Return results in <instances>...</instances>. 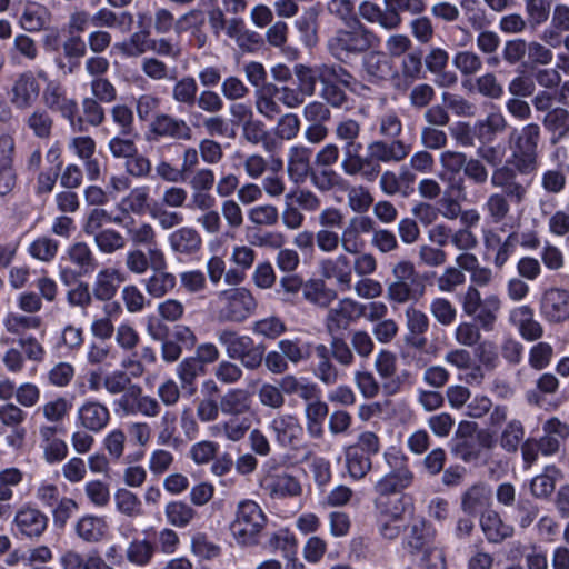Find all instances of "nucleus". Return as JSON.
Instances as JSON below:
<instances>
[{
	"instance_id": "11",
	"label": "nucleus",
	"mask_w": 569,
	"mask_h": 569,
	"mask_svg": "<svg viewBox=\"0 0 569 569\" xmlns=\"http://www.w3.org/2000/svg\"><path fill=\"white\" fill-rule=\"evenodd\" d=\"M365 310V305L351 298H343L338 303L329 308L326 318L325 327L330 336H335L342 330H346L351 322L361 317Z\"/></svg>"
},
{
	"instance_id": "43",
	"label": "nucleus",
	"mask_w": 569,
	"mask_h": 569,
	"mask_svg": "<svg viewBox=\"0 0 569 569\" xmlns=\"http://www.w3.org/2000/svg\"><path fill=\"white\" fill-rule=\"evenodd\" d=\"M114 223L121 226L123 218L121 216H112L108 210L97 207L91 209L83 221L82 230L88 236H96L100 231H103L106 224Z\"/></svg>"
},
{
	"instance_id": "34",
	"label": "nucleus",
	"mask_w": 569,
	"mask_h": 569,
	"mask_svg": "<svg viewBox=\"0 0 569 569\" xmlns=\"http://www.w3.org/2000/svg\"><path fill=\"white\" fill-rule=\"evenodd\" d=\"M267 489L276 498L298 497L302 492L300 481L287 472L270 476L267 479Z\"/></svg>"
},
{
	"instance_id": "49",
	"label": "nucleus",
	"mask_w": 569,
	"mask_h": 569,
	"mask_svg": "<svg viewBox=\"0 0 569 569\" xmlns=\"http://www.w3.org/2000/svg\"><path fill=\"white\" fill-rule=\"evenodd\" d=\"M167 521L177 528L188 527L198 516L197 511L187 502L174 500L164 508Z\"/></svg>"
},
{
	"instance_id": "47",
	"label": "nucleus",
	"mask_w": 569,
	"mask_h": 569,
	"mask_svg": "<svg viewBox=\"0 0 569 569\" xmlns=\"http://www.w3.org/2000/svg\"><path fill=\"white\" fill-rule=\"evenodd\" d=\"M432 536L431 527L427 525L425 520H415L409 527V531L407 530L406 532V546L409 547L412 552L423 551L429 548Z\"/></svg>"
},
{
	"instance_id": "46",
	"label": "nucleus",
	"mask_w": 569,
	"mask_h": 569,
	"mask_svg": "<svg viewBox=\"0 0 569 569\" xmlns=\"http://www.w3.org/2000/svg\"><path fill=\"white\" fill-rule=\"evenodd\" d=\"M148 200L149 188L146 186L137 187L120 200L117 208L122 214L133 213L140 216L147 211Z\"/></svg>"
},
{
	"instance_id": "56",
	"label": "nucleus",
	"mask_w": 569,
	"mask_h": 569,
	"mask_svg": "<svg viewBox=\"0 0 569 569\" xmlns=\"http://www.w3.org/2000/svg\"><path fill=\"white\" fill-rule=\"evenodd\" d=\"M42 325L39 316H27L17 312H9L3 319V326L8 332L22 336L28 330H38Z\"/></svg>"
},
{
	"instance_id": "9",
	"label": "nucleus",
	"mask_w": 569,
	"mask_h": 569,
	"mask_svg": "<svg viewBox=\"0 0 569 569\" xmlns=\"http://www.w3.org/2000/svg\"><path fill=\"white\" fill-rule=\"evenodd\" d=\"M383 460L388 465L389 471L376 482L373 487L376 493L390 496L411 486L415 477L413 472L408 467V461L405 456L385 452Z\"/></svg>"
},
{
	"instance_id": "38",
	"label": "nucleus",
	"mask_w": 569,
	"mask_h": 569,
	"mask_svg": "<svg viewBox=\"0 0 569 569\" xmlns=\"http://www.w3.org/2000/svg\"><path fill=\"white\" fill-rule=\"evenodd\" d=\"M156 429L159 446L178 447L181 442L178 436V416L174 411H163L156 423Z\"/></svg>"
},
{
	"instance_id": "60",
	"label": "nucleus",
	"mask_w": 569,
	"mask_h": 569,
	"mask_svg": "<svg viewBox=\"0 0 569 569\" xmlns=\"http://www.w3.org/2000/svg\"><path fill=\"white\" fill-rule=\"evenodd\" d=\"M525 427L522 422L518 419H512L507 422L500 435V447L509 453H515L518 451L519 445L522 442Z\"/></svg>"
},
{
	"instance_id": "58",
	"label": "nucleus",
	"mask_w": 569,
	"mask_h": 569,
	"mask_svg": "<svg viewBox=\"0 0 569 569\" xmlns=\"http://www.w3.org/2000/svg\"><path fill=\"white\" fill-rule=\"evenodd\" d=\"M250 429V421L248 418L234 419L231 418L222 423L216 425L211 428L212 436L223 435L226 439L238 442L242 440Z\"/></svg>"
},
{
	"instance_id": "6",
	"label": "nucleus",
	"mask_w": 569,
	"mask_h": 569,
	"mask_svg": "<svg viewBox=\"0 0 569 569\" xmlns=\"http://www.w3.org/2000/svg\"><path fill=\"white\" fill-rule=\"evenodd\" d=\"M212 305L220 322L241 323L257 310L258 301L246 287H233L217 292Z\"/></svg>"
},
{
	"instance_id": "51",
	"label": "nucleus",
	"mask_w": 569,
	"mask_h": 569,
	"mask_svg": "<svg viewBox=\"0 0 569 569\" xmlns=\"http://www.w3.org/2000/svg\"><path fill=\"white\" fill-rule=\"evenodd\" d=\"M241 137L250 144L257 146L261 143L266 151H271L274 147V141L270 139L264 123L256 118L242 124Z\"/></svg>"
},
{
	"instance_id": "18",
	"label": "nucleus",
	"mask_w": 569,
	"mask_h": 569,
	"mask_svg": "<svg viewBox=\"0 0 569 569\" xmlns=\"http://www.w3.org/2000/svg\"><path fill=\"white\" fill-rule=\"evenodd\" d=\"M319 270L322 278L333 279L342 291L352 288V262L346 254L321 260Z\"/></svg>"
},
{
	"instance_id": "26",
	"label": "nucleus",
	"mask_w": 569,
	"mask_h": 569,
	"mask_svg": "<svg viewBox=\"0 0 569 569\" xmlns=\"http://www.w3.org/2000/svg\"><path fill=\"white\" fill-rule=\"evenodd\" d=\"M510 322L515 325L520 336L527 341H536L543 336V328L533 317V310L529 306H520L511 310Z\"/></svg>"
},
{
	"instance_id": "57",
	"label": "nucleus",
	"mask_w": 569,
	"mask_h": 569,
	"mask_svg": "<svg viewBox=\"0 0 569 569\" xmlns=\"http://www.w3.org/2000/svg\"><path fill=\"white\" fill-rule=\"evenodd\" d=\"M204 373L206 367L194 357L184 358L177 367V377L182 388H190L191 393L194 391L196 379Z\"/></svg>"
},
{
	"instance_id": "55",
	"label": "nucleus",
	"mask_w": 569,
	"mask_h": 569,
	"mask_svg": "<svg viewBox=\"0 0 569 569\" xmlns=\"http://www.w3.org/2000/svg\"><path fill=\"white\" fill-rule=\"evenodd\" d=\"M383 2L385 6H389L390 14H392V30H396L401 26V12H408L416 16L426 10L425 0H383Z\"/></svg>"
},
{
	"instance_id": "16",
	"label": "nucleus",
	"mask_w": 569,
	"mask_h": 569,
	"mask_svg": "<svg viewBox=\"0 0 569 569\" xmlns=\"http://www.w3.org/2000/svg\"><path fill=\"white\" fill-rule=\"evenodd\" d=\"M542 317L551 323H560L569 319V292L559 288L548 289L540 305Z\"/></svg>"
},
{
	"instance_id": "35",
	"label": "nucleus",
	"mask_w": 569,
	"mask_h": 569,
	"mask_svg": "<svg viewBox=\"0 0 569 569\" xmlns=\"http://www.w3.org/2000/svg\"><path fill=\"white\" fill-rule=\"evenodd\" d=\"M328 413L329 406L321 399L312 400V403H306L303 410L306 429L311 438L319 439L323 436V422Z\"/></svg>"
},
{
	"instance_id": "45",
	"label": "nucleus",
	"mask_w": 569,
	"mask_h": 569,
	"mask_svg": "<svg viewBox=\"0 0 569 569\" xmlns=\"http://www.w3.org/2000/svg\"><path fill=\"white\" fill-rule=\"evenodd\" d=\"M490 500V491L485 483H476L468 488L461 497V508L469 515L478 513Z\"/></svg>"
},
{
	"instance_id": "30",
	"label": "nucleus",
	"mask_w": 569,
	"mask_h": 569,
	"mask_svg": "<svg viewBox=\"0 0 569 569\" xmlns=\"http://www.w3.org/2000/svg\"><path fill=\"white\" fill-rule=\"evenodd\" d=\"M362 68L369 82L380 84L390 79L392 66L381 52H370L362 60Z\"/></svg>"
},
{
	"instance_id": "50",
	"label": "nucleus",
	"mask_w": 569,
	"mask_h": 569,
	"mask_svg": "<svg viewBox=\"0 0 569 569\" xmlns=\"http://www.w3.org/2000/svg\"><path fill=\"white\" fill-rule=\"evenodd\" d=\"M150 32L148 30L136 31L128 39L114 44V48L127 58H137L149 51Z\"/></svg>"
},
{
	"instance_id": "25",
	"label": "nucleus",
	"mask_w": 569,
	"mask_h": 569,
	"mask_svg": "<svg viewBox=\"0 0 569 569\" xmlns=\"http://www.w3.org/2000/svg\"><path fill=\"white\" fill-rule=\"evenodd\" d=\"M170 250L176 254L192 256L200 251L202 238L192 227H180L168 236Z\"/></svg>"
},
{
	"instance_id": "63",
	"label": "nucleus",
	"mask_w": 569,
	"mask_h": 569,
	"mask_svg": "<svg viewBox=\"0 0 569 569\" xmlns=\"http://www.w3.org/2000/svg\"><path fill=\"white\" fill-rule=\"evenodd\" d=\"M345 457L348 472L353 479H362L372 468L371 457L355 448L346 447Z\"/></svg>"
},
{
	"instance_id": "32",
	"label": "nucleus",
	"mask_w": 569,
	"mask_h": 569,
	"mask_svg": "<svg viewBox=\"0 0 569 569\" xmlns=\"http://www.w3.org/2000/svg\"><path fill=\"white\" fill-rule=\"evenodd\" d=\"M67 258L77 268L79 276L93 272L98 266L93 251L84 241L72 243L67 250Z\"/></svg>"
},
{
	"instance_id": "29",
	"label": "nucleus",
	"mask_w": 569,
	"mask_h": 569,
	"mask_svg": "<svg viewBox=\"0 0 569 569\" xmlns=\"http://www.w3.org/2000/svg\"><path fill=\"white\" fill-rule=\"evenodd\" d=\"M569 32V6L557 3L550 14V24L543 29L540 40L548 43H557L558 38Z\"/></svg>"
},
{
	"instance_id": "33",
	"label": "nucleus",
	"mask_w": 569,
	"mask_h": 569,
	"mask_svg": "<svg viewBox=\"0 0 569 569\" xmlns=\"http://www.w3.org/2000/svg\"><path fill=\"white\" fill-rule=\"evenodd\" d=\"M481 529L489 542L499 543L513 535V528L503 522L498 512L488 510L481 515Z\"/></svg>"
},
{
	"instance_id": "52",
	"label": "nucleus",
	"mask_w": 569,
	"mask_h": 569,
	"mask_svg": "<svg viewBox=\"0 0 569 569\" xmlns=\"http://www.w3.org/2000/svg\"><path fill=\"white\" fill-rule=\"evenodd\" d=\"M552 11L550 0H525L526 21L528 27L537 30L549 19Z\"/></svg>"
},
{
	"instance_id": "31",
	"label": "nucleus",
	"mask_w": 569,
	"mask_h": 569,
	"mask_svg": "<svg viewBox=\"0 0 569 569\" xmlns=\"http://www.w3.org/2000/svg\"><path fill=\"white\" fill-rule=\"evenodd\" d=\"M277 84L269 82L254 92V107L257 112L267 120H274L281 113L279 99L277 100Z\"/></svg>"
},
{
	"instance_id": "21",
	"label": "nucleus",
	"mask_w": 569,
	"mask_h": 569,
	"mask_svg": "<svg viewBox=\"0 0 569 569\" xmlns=\"http://www.w3.org/2000/svg\"><path fill=\"white\" fill-rule=\"evenodd\" d=\"M123 273L113 267L102 268L97 272L92 283L93 298L101 302H107L113 299L124 282Z\"/></svg>"
},
{
	"instance_id": "4",
	"label": "nucleus",
	"mask_w": 569,
	"mask_h": 569,
	"mask_svg": "<svg viewBox=\"0 0 569 569\" xmlns=\"http://www.w3.org/2000/svg\"><path fill=\"white\" fill-rule=\"evenodd\" d=\"M541 140V129L538 123L530 122L521 128H513L508 136V147L511 151L508 160L512 164V170L518 174L535 173L539 163V143Z\"/></svg>"
},
{
	"instance_id": "44",
	"label": "nucleus",
	"mask_w": 569,
	"mask_h": 569,
	"mask_svg": "<svg viewBox=\"0 0 569 569\" xmlns=\"http://www.w3.org/2000/svg\"><path fill=\"white\" fill-rule=\"evenodd\" d=\"M278 349L284 356L287 362L293 365L309 360L312 355V345L299 338L280 340L278 342Z\"/></svg>"
},
{
	"instance_id": "48",
	"label": "nucleus",
	"mask_w": 569,
	"mask_h": 569,
	"mask_svg": "<svg viewBox=\"0 0 569 569\" xmlns=\"http://www.w3.org/2000/svg\"><path fill=\"white\" fill-rule=\"evenodd\" d=\"M560 475V470L551 465L543 469V472L533 477L530 481V492L535 498L547 499L556 488V477Z\"/></svg>"
},
{
	"instance_id": "7",
	"label": "nucleus",
	"mask_w": 569,
	"mask_h": 569,
	"mask_svg": "<svg viewBox=\"0 0 569 569\" xmlns=\"http://www.w3.org/2000/svg\"><path fill=\"white\" fill-rule=\"evenodd\" d=\"M267 522L268 518L262 508L256 501L244 499L237 505L230 531L239 545L256 546Z\"/></svg>"
},
{
	"instance_id": "20",
	"label": "nucleus",
	"mask_w": 569,
	"mask_h": 569,
	"mask_svg": "<svg viewBox=\"0 0 569 569\" xmlns=\"http://www.w3.org/2000/svg\"><path fill=\"white\" fill-rule=\"evenodd\" d=\"M13 523L22 536L33 539L46 531L48 517L37 508L23 506L16 512Z\"/></svg>"
},
{
	"instance_id": "62",
	"label": "nucleus",
	"mask_w": 569,
	"mask_h": 569,
	"mask_svg": "<svg viewBox=\"0 0 569 569\" xmlns=\"http://www.w3.org/2000/svg\"><path fill=\"white\" fill-rule=\"evenodd\" d=\"M317 16V10L310 8L295 21V27L300 33L301 41L307 47H313L318 41Z\"/></svg>"
},
{
	"instance_id": "39",
	"label": "nucleus",
	"mask_w": 569,
	"mask_h": 569,
	"mask_svg": "<svg viewBox=\"0 0 569 569\" xmlns=\"http://www.w3.org/2000/svg\"><path fill=\"white\" fill-rule=\"evenodd\" d=\"M218 342L226 348L230 359L238 360L254 341L248 336H241L231 329H222L217 332Z\"/></svg>"
},
{
	"instance_id": "10",
	"label": "nucleus",
	"mask_w": 569,
	"mask_h": 569,
	"mask_svg": "<svg viewBox=\"0 0 569 569\" xmlns=\"http://www.w3.org/2000/svg\"><path fill=\"white\" fill-rule=\"evenodd\" d=\"M40 92V82L32 71L27 70L13 78L8 90V98L17 110L24 111L37 103Z\"/></svg>"
},
{
	"instance_id": "13",
	"label": "nucleus",
	"mask_w": 569,
	"mask_h": 569,
	"mask_svg": "<svg viewBox=\"0 0 569 569\" xmlns=\"http://www.w3.org/2000/svg\"><path fill=\"white\" fill-rule=\"evenodd\" d=\"M42 100L48 109L60 112L76 128L74 117L78 112V103L67 96L66 89L60 82L49 81L42 92Z\"/></svg>"
},
{
	"instance_id": "36",
	"label": "nucleus",
	"mask_w": 569,
	"mask_h": 569,
	"mask_svg": "<svg viewBox=\"0 0 569 569\" xmlns=\"http://www.w3.org/2000/svg\"><path fill=\"white\" fill-rule=\"evenodd\" d=\"M220 409L226 416H241L251 408L250 393L240 388L229 389L220 397Z\"/></svg>"
},
{
	"instance_id": "5",
	"label": "nucleus",
	"mask_w": 569,
	"mask_h": 569,
	"mask_svg": "<svg viewBox=\"0 0 569 569\" xmlns=\"http://www.w3.org/2000/svg\"><path fill=\"white\" fill-rule=\"evenodd\" d=\"M380 44V38L358 19H353L348 28L336 30L329 38L327 47L332 57L347 62L353 57L366 53Z\"/></svg>"
},
{
	"instance_id": "54",
	"label": "nucleus",
	"mask_w": 569,
	"mask_h": 569,
	"mask_svg": "<svg viewBox=\"0 0 569 569\" xmlns=\"http://www.w3.org/2000/svg\"><path fill=\"white\" fill-rule=\"evenodd\" d=\"M359 16L369 23H377L382 29L392 31V22L389 6L381 9L377 3L362 1L358 8Z\"/></svg>"
},
{
	"instance_id": "59",
	"label": "nucleus",
	"mask_w": 569,
	"mask_h": 569,
	"mask_svg": "<svg viewBox=\"0 0 569 569\" xmlns=\"http://www.w3.org/2000/svg\"><path fill=\"white\" fill-rule=\"evenodd\" d=\"M127 234L136 248L146 247L147 250L160 248L156 229L148 222H140L127 229Z\"/></svg>"
},
{
	"instance_id": "28",
	"label": "nucleus",
	"mask_w": 569,
	"mask_h": 569,
	"mask_svg": "<svg viewBox=\"0 0 569 569\" xmlns=\"http://www.w3.org/2000/svg\"><path fill=\"white\" fill-rule=\"evenodd\" d=\"M108 528L107 520L94 515H84L74 523L77 537L89 543L101 541L107 535Z\"/></svg>"
},
{
	"instance_id": "53",
	"label": "nucleus",
	"mask_w": 569,
	"mask_h": 569,
	"mask_svg": "<svg viewBox=\"0 0 569 569\" xmlns=\"http://www.w3.org/2000/svg\"><path fill=\"white\" fill-rule=\"evenodd\" d=\"M320 72H322V64L313 68L298 63L293 68V73L297 78V87L306 97H311L316 92L317 81L321 83Z\"/></svg>"
},
{
	"instance_id": "12",
	"label": "nucleus",
	"mask_w": 569,
	"mask_h": 569,
	"mask_svg": "<svg viewBox=\"0 0 569 569\" xmlns=\"http://www.w3.org/2000/svg\"><path fill=\"white\" fill-rule=\"evenodd\" d=\"M360 134L361 124L352 118H345L336 124L335 136L339 141L345 142L340 163L343 172L353 160L355 153H359L362 150V143L357 141Z\"/></svg>"
},
{
	"instance_id": "2",
	"label": "nucleus",
	"mask_w": 569,
	"mask_h": 569,
	"mask_svg": "<svg viewBox=\"0 0 569 569\" xmlns=\"http://www.w3.org/2000/svg\"><path fill=\"white\" fill-rule=\"evenodd\" d=\"M102 386L111 396L121 395L116 406L123 416L154 418L160 415L158 399L144 395L141 386L132 383L126 371L119 369L109 372L103 377Z\"/></svg>"
},
{
	"instance_id": "42",
	"label": "nucleus",
	"mask_w": 569,
	"mask_h": 569,
	"mask_svg": "<svg viewBox=\"0 0 569 569\" xmlns=\"http://www.w3.org/2000/svg\"><path fill=\"white\" fill-rule=\"evenodd\" d=\"M508 128V120L499 109L491 110L485 119L475 123L479 138L492 140Z\"/></svg>"
},
{
	"instance_id": "37",
	"label": "nucleus",
	"mask_w": 569,
	"mask_h": 569,
	"mask_svg": "<svg viewBox=\"0 0 569 569\" xmlns=\"http://www.w3.org/2000/svg\"><path fill=\"white\" fill-rule=\"evenodd\" d=\"M303 298L311 305L326 309L337 299V291L322 279H311L305 283Z\"/></svg>"
},
{
	"instance_id": "23",
	"label": "nucleus",
	"mask_w": 569,
	"mask_h": 569,
	"mask_svg": "<svg viewBox=\"0 0 569 569\" xmlns=\"http://www.w3.org/2000/svg\"><path fill=\"white\" fill-rule=\"evenodd\" d=\"M166 253L161 248L143 251L141 248L129 250L124 258V264L128 271L136 276L144 274L149 269L161 266Z\"/></svg>"
},
{
	"instance_id": "64",
	"label": "nucleus",
	"mask_w": 569,
	"mask_h": 569,
	"mask_svg": "<svg viewBox=\"0 0 569 569\" xmlns=\"http://www.w3.org/2000/svg\"><path fill=\"white\" fill-rule=\"evenodd\" d=\"M93 242L99 251L106 254H112L126 247L124 237L111 228H106L93 236Z\"/></svg>"
},
{
	"instance_id": "15",
	"label": "nucleus",
	"mask_w": 569,
	"mask_h": 569,
	"mask_svg": "<svg viewBox=\"0 0 569 569\" xmlns=\"http://www.w3.org/2000/svg\"><path fill=\"white\" fill-rule=\"evenodd\" d=\"M277 442L282 447L298 449L303 439V428L293 415H278L270 423Z\"/></svg>"
},
{
	"instance_id": "27",
	"label": "nucleus",
	"mask_w": 569,
	"mask_h": 569,
	"mask_svg": "<svg viewBox=\"0 0 569 569\" xmlns=\"http://www.w3.org/2000/svg\"><path fill=\"white\" fill-rule=\"evenodd\" d=\"M406 325L409 333L406 336V341L416 349H423L427 345L425 333L429 329V319L427 315L415 308L409 307L406 310Z\"/></svg>"
},
{
	"instance_id": "14",
	"label": "nucleus",
	"mask_w": 569,
	"mask_h": 569,
	"mask_svg": "<svg viewBox=\"0 0 569 569\" xmlns=\"http://www.w3.org/2000/svg\"><path fill=\"white\" fill-rule=\"evenodd\" d=\"M373 226L375 221L368 216L358 214L350 218L348 224L339 233L342 250L351 254L359 253L365 246L361 236L373 231Z\"/></svg>"
},
{
	"instance_id": "8",
	"label": "nucleus",
	"mask_w": 569,
	"mask_h": 569,
	"mask_svg": "<svg viewBox=\"0 0 569 569\" xmlns=\"http://www.w3.org/2000/svg\"><path fill=\"white\" fill-rule=\"evenodd\" d=\"M395 280L387 287V298L396 303L418 301L425 293V284L418 281L416 268L410 261H399L392 268Z\"/></svg>"
},
{
	"instance_id": "61",
	"label": "nucleus",
	"mask_w": 569,
	"mask_h": 569,
	"mask_svg": "<svg viewBox=\"0 0 569 569\" xmlns=\"http://www.w3.org/2000/svg\"><path fill=\"white\" fill-rule=\"evenodd\" d=\"M197 92L196 79L191 76H184L174 82L171 96L177 103L192 107L196 103Z\"/></svg>"
},
{
	"instance_id": "17",
	"label": "nucleus",
	"mask_w": 569,
	"mask_h": 569,
	"mask_svg": "<svg viewBox=\"0 0 569 569\" xmlns=\"http://www.w3.org/2000/svg\"><path fill=\"white\" fill-rule=\"evenodd\" d=\"M150 132L159 138L172 140H190L192 130L190 126L180 118L168 113H158L150 123Z\"/></svg>"
},
{
	"instance_id": "1",
	"label": "nucleus",
	"mask_w": 569,
	"mask_h": 569,
	"mask_svg": "<svg viewBox=\"0 0 569 569\" xmlns=\"http://www.w3.org/2000/svg\"><path fill=\"white\" fill-rule=\"evenodd\" d=\"M490 183L500 192H492L483 203V210L495 224L507 219L511 210V203L519 206L528 197V184H523L516 177V171L509 166L493 169Z\"/></svg>"
},
{
	"instance_id": "40",
	"label": "nucleus",
	"mask_w": 569,
	"mask_h": 569,
	"mask_svg": "<svg viewBox=\"0 0 569 569\" xmlns=\"http://www.w3.org/2000/svg\"><path fill=\"white\" fill-rule=\"evenodd\" d=\"M51 13L41 4H29L23 9L20 18V27L28 32L46 30L50 23Z\"/></svg>"
},
{
	"instance_id": "22",
	"label": "nucleus",
	"mask_w": 569,
	"mask_h": 569,
	"mask_svg": "<svg viewBox=\"0 0 569 569\" xmlns=\"http://www.w3.org/2000/svg\"><path fill=\"white\" fill-rule=\"evenodd\" d=\"M78 421L80 426L91 432H100L110 421L108 407L98 400L84 401L78 408Z\"/></svg>"
},
{
	"instance_id": "19",
	"label": "nucleus",
	"mask_w": 569,
	"mask_h": 569,
	"mask_svg": "<svg viewBox=\"0 0 569 569\" xmlns=\"http://www.w3.org/2000/svg\"><path fill=\"white\" fill-rule=\"evenodd\" d=\"M146 279L142 280L143 289L147 295L153 299H162L171 293L177 287V277L168 271L167 258L151 270Z\"/></svg>"
},
{
	"instance_id": "41",
	"label": "nucleus",
	"mask_w": 569,
	"mask_h": 569,
	"mask_svg": "<svg viewBox=\"0 0 569 569\" xmlns=\"http://www.w3.org/2000/svg\"><path fill=\"white\" fill-rule=\"evenodd\" d=\"M501 309V300L495 295H487L483 298V302L475 315H471L475 319V323L479 325L485 331H492L498 320V315Z\"/></svg>"
},
{
	"instance_id": "24",
	"label": "nucleus",
	"mask_w": 569,
	"mask_h": 569,
	"mask_svg": "<svg viewBox=\"0 0 569 569\" xmlns=\"http://www.w3.org/2000/svg\"><path fill=\"white\" fill-rule=\"evenodd\" d=\"M312 150L302 144H296L288 150L287 172L289 178L296 182H303L312 171Z\"/></svg>"
},
{
	"instance_id": "3",
	"label": "nucleus",
	"mask_w": 569,
	"mask_h": 569,
	"mask_svg": "<svg viewBox=\"0 0 569 569\" xmlns=\"http://www.w3.org/2000/svg\"><path fill=\"white\" fill-rule=\"evenodd\" d=\"M411 152V144L403 140L376 139L367 144V156L355 153L353 160L346 168L347 176H361L367 181L376 180L380 163H400Z\"/></svg>"
}]
</instances>
